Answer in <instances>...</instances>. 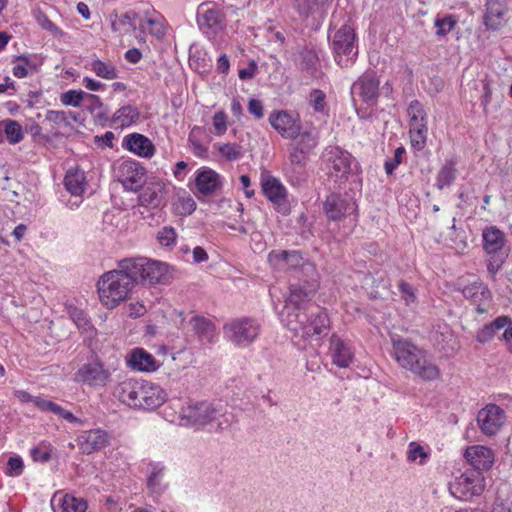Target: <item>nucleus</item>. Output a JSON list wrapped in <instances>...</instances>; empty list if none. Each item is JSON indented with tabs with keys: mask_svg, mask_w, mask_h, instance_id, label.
<instances>
[{
	"mask_svg": "<svg viewBox=\"0 0 512 512\" xmlns=\"http://www.w3.org/2000/svg\"><path fill=\"white\" fill-rule=\"evenodd\" d=\"M379 79L375 73H364L352 85V93L358 95L362 101L373 105L379 96Z\"/></svg>",
	"mask_w": 512,
	"mask_h": 512,
	"instance_id": "nucleus-25",
	"label": "nucleus"
},
{
	"mask_svg": "<svg viewBox=\"0 0 512 512\" xmlns=\"http://www.w3.org/2000/svg\"><path fill=\"white\" fill-rule=\"evenodd\" d=\"M130 27L134 31L138 30L135 38L141 44H145L147 33L156 39H162L165 36V20L148 2L133 4L130 9Z\"/></svg>",
	"mask_w": 512,
	"mask_h": 512,
	"instance_id": "nucleus-4",
	"label": "nucleus"
},
{
	"mask_svg": "<svg viewBox=\"0 0 512 512\" xmlns=\"http://www.w3.org/2000/svg\"><path fill=\"white\" fill-rule=\"evenodd\" d=\"M310 279L305 280L304 284H291L289 287V295L285 300V305L279 314L281 322L288 314H300L306 312L307 305L314 297L319 285L318 276L309 275Z\"/></svg>",
	"mask_w": 512,
	"mask_h": 512,
	"instance_id": "nucleus-9",
	"label": "nucleus"
},
{
	"mask_svg": "<svg viewBox=\"0 0 512 512\" xmlns=\"http://www.w3.org/2000/svg\"><path fill=\"white\" fill-rule=\"evenodd\" d=\"M23 461L21 457H10L6 466V474L9 476H19L23 472Z\"/></svg>",
	"mask_w": 512,
	"mask_h": 512,
	"instance_id": "nucleus-64",
	"label": "nucleus"
},
{
	"mask_svg": "<svg viewBox=\"0 0 512 512\" xmlns=\"http://www.w3.org/2000/svg\"><path fill=\"white\" fill-rule=\"evenodd\" d=\"M157 240L162 247L173 248L177 241V232L172 226H164L157 233Z\"/></svg>",
	"mask_w": 512,
	"mask_h": 512,
	"instance_id": "nucleus-50",
	"label": "nucleus"
},
{
	"mask_svg": "<svg viewBox=\"0 0 512 512\" xmlns=\"http://www.w3.org/2000/svg\"><path fill=\"white\" fill-rule=\"evenodd\" d=\"M232 420L226 405L208 400L190 401L179 413V425L209 432L228 429Z\"/></svg>",
	"mask_w": 512,
	"mask_h": 512,
	"instance_id": "nucleus-1",
	"label": "nucleus"
},
{
	"mask_svg": "<svg viewBox=\"0 0 512 512\" xmlns=\"http://www.w3.org/2000/svg\"><path fill=\"white\" fill-rule=\"evenodd\" d=\"M167 398L166 392L158 385L130 379V408L154 410Z\"/></svg>",
	"mask_w": 512,
	"mask_h": 512,
	"instance_id": "nucleus-10",
	"label": "nucleus"
},
{
	"mask_svg": "<svg viewBox=\"0 0 512 512\" xmlns=\"http://www.w3.org/2000/svg\"><path fill=\"white\" fill-rule=\"evenodd\" d=\"M505 421V411L496 404H487L477 414L478 427L486 436L496 435Z\"/></svg>",
	"mask_w": 512,
	"mask_h": 512,
	"instance_id": "nucleus-19",
	"label": "nucleus"
},
{
	"mask_svg": "<svg viewBox=\"0 0 512 512\" xmlns=\"http://www.w3.org/2000/svg\"><path fill=\"white\" fill-rule=\"evenodd\" d=\"M458 23V17L454 14H438L434 20L435 34L437 36H446Z\"/></svg>",
	"mask_w": 512,
	"mask_h": 512,
	"instance_id": "nucleus-41",
	"label": "nucleus"
},
{
	"mask_svg": "<svg viewBox=\"0 0 512 512\" xmlns=\"http://www.w3.org/2000/svg\"><path fill=\"white\" fill-rule=\"evenodd\" d=\"M90 69L98 76L107 80L117 78L116 68L110 64L103 62L99 59L90 62Z\"/></svg>",
	"mask_w": 512,
	"mask_h": 512,
	"instance_id": "nucleus-47",
	"label": "nucleus"
},
{
	"mask_svg": "<svg viewBox=\"0 0 512 512\" xmlns=\"http://www.w3.org/2000/svg\"><path fill=\"white\" fill-rule=\"evenodd\" d=\"M398 290L400 292L401 299L406 305H410L416 301L415 289L409 283L403 280L399 281Z\"/></svg>",
	"mask_w": 512,
	"mask_h": 512,
	"instance_id": "nucleus-60",
	"label": "nucleus"
},
{
	"mask_svg": "<svg viewBox=\"0 0 512 512\" xmlns=\"http://www.w3.org/2000/svg\"><path fill=\"white\" fill-rule=\"evenodd\" d=\"M456 179V162L452 159L446 160L440 168L436 177V186L442 190L450 186Z\"/></svg>",
	"mask_w": 512,
	"mask_h": 512,
	"instance_id": "nucleus-40",
	"label": "nucleus"
},
{
	"mask_svg": "<svg viewBox=\"0 0 512 512\" xmlns=\"http://www.w3.org/2000/svg\"><path fill=\"white\" fill-rule=\"evenodd\" d=\"M299 139L294 145L311 152L319 143V131L316 127L310 125L304 129L300 128Z\"/></svg>",
	"mask_w": 512,
	"mask_h": 512,
	"instance_id": "nucleus-39",
	"label": "nucleus"
},
{
	"mask_svg": "<svg viewBox=\"0 0 512 512\" xmlns=\"http://www.w3.org/2000/svg\"><path fill=\"white\" fill-rule=\"evenodd\" d=\"M34 405L40 409L43 412H52L59 417L63 418L64 420L68 421L69 423H77L79 425H83L84 422L76 417L72 412L69 410L64 409L57 403L44 399V398H36L34 400Z\"/></svg>",
	"mask_w": 512,
	"mask_h": 512,
	"instance_id": "nucleus-33",
	"label": "nucleus"
},
{
	"mask_svg": "<svg viewBox=\"0 0 512 512\" xmlns=\"http://www.w3.org/2000/svg\"><path fill=\"white\" fill-rule=\"evenodd\" d=\"M325 93L321 90H312L309 97L310 105L316 112H323L325 110Z\"/></svg>",
	"mask_w": 512,
	"mask_h": 512,
	"instance_id": "nucleus-62",
	"label": "nucleus"
},
{
	"mask_svg": "<svg viewBox=\"0 0 512 512\" xmlns=\"http://www.w3.org/2000/svg\"><path fill=\"white\" fill-rule=\"evenodd\" d=\"M334 59L341 67L351 66L358 55L356 33L350 18L328 36Z\"/></svg>",
	"mask_w": 512,
	"mask_h": 512,
	"instance_id": "nucleus-7",
	"label": "nucleus"
},
{
	"mask_svg": "<svg viewBox=\"0 0 512 512\" xmlns=\"http://www.w3.org/2000/svg\"><path fill=\"white\" fill-rule=\"evenodd\" d=\"M85 99V92L82 90H68L60 97L61 103L66 106L79 107Z\"/></svg>",
	"mask_w": 512,
	"mask_h": 512,
	"instance_id": "nucleus-55",
	"label": "nucleus"
},
{
	"mask_svg": "<svg viewBox=\"0 0 512 512\" xmlns=\"http://www.w3.org/2000/svg\"><path fill=\"white\" fill-rule=\"evenodd\" d=\"M213 148L227 161H236L243 155L242 147L236 143H215Z\"/></svg>",
	"mask_w": 512,
	"mask_h": 512,
	"instance_id": "nucleus-45",
	"label": "nucleus"
},
{
	"mask_svg": "<svg viewBox=\"0 0 512 512\" xmlns=\"http://www.w3.org/2000/svg\"><path fill=\"white\" fill-rule=\"evenodd\" d=\"M197 23L208 37H214L226 27L223 11L212 3H202L197 11Z\"/></svg>",
	"mask_w": 512,
	"mask_h": 512,
	"instance_id": "nucleus-15",
	"label": "nucleus"
},
{
	"mask_svg": "<svg viewBox=\"0 0 512 512\" xmlns=\"http://www.w3.org/2000/svg\"><path fill=\"white\" fill-rule=\"evenodd\" d=\"M307 165H291L285 163L283 167L284 174L291 185H300L307 179Z\"/></svg>",
	"mask_w": 512,
	"mask_h": 512,
	"instance_id": "nucleus-43",
	"label": "nucleus"
},
{
	"mask_svg": "<svg viewBox=\"0 0 512 512\" xmlns=\"http://www.w3.org/2000/svg\"><path fill=\"white\" fill-rule=\"evenodd\" d=\"M160 366V362L143 348H135L130 352V369L132 370L152 373L157 371Z\"/></svg>",
	"mask_w": 512,
	"mask_h": 512,
	"instance_id": "nucleus-30",
	"label": "nucleus"
},
{
	"mask_svg": "<svg viewBox=\"0 0 512 512\" xmlns=\"http://www.w3.org/2000/svg\"><path fill=\"white\" fill-rule=\"evenodd\" d=\"M295 337L306 341L315 339L321 340L330 330V319L324 310L318 309L316 312L307 314H288L281 322Z\"/></svg>",
	"mask_w": 512,
	"mask_h": 512,
	"instance_id": "nucleus-3",
	"label": "nucleus"
},
{
	"mask_svg": "<svg viewBox=\"0 0 512 512\" xmlns=\"http://www.w3.org/2000/svg\"><path fill=\"white\" fill-rule=\"evenodd\" d=\"M138 472L146 478V488L154 500L161 497L168 488L165 483V466L161 462L143 460L138 464Z\"/></svg>",
	"mask_w": 512,
	"mask_h": 512,
	"instance_id": "nucleus-14",
	"label": "nucleus"
},
{
	"mask_svg": "<svg viewBox=\"0 0 512 512\" xmlns=\"http://www.w3.org/2000/svg\"><path fill=\"white\" fill-rule=\"evenodd\" d=\"M328 176L335 182H343L353 170L355 158L339 146H328L322 153Z\"/></svg>",
	"mask_w": 512,
	"mask_h": 512,
	"instance_id": "nucleus-11",
	"label": "nucleus"
},
{
	"mask_svg": "<svg viewBox=\"0 0 512 512\" xmlns=\"http://www.w3.org/2000/svg\"><path fill=\"white\" fill-rule=\"evenodd\" d=\"M190 325L202 341H214L215 326L209 319L202 316H194L190 320Z\"/></svg>",
	"mask_w": 512,
	"mask_h": 512,
	"instance_id": "nucleus-36",
	"label": "nucleus"
},
{
	"mask_svg": "<svg viewBox=\"0 0 512 512\" xmlns=\"http://www.w3.org/2000/svg\"><path fill=\"white\" fill-rule=\"evenodd\" d=\"M72 113H67L65 111H55L49 110L46 113V120L48 122L54 123L56 125H68L69 124V115Z\"/></svg>",
	"mask_w": 512,
	"mask_h": 512,
	"instance_id": "nucleus-63",
	"label": "nucleus"
},
{
	"mask_svg": "<svg viewBox=\"0 0 512 512\" xmlns=\"http://www.w3.org/2000/svg\"><path fill=\"white\" fill-rule=\"evenodd\" d=\"M511 322V318L505 315L497 317L490 323L483 325L481 329L476 333L475 339L477 342L481 344H486L492 341L495 335L501 330L506 329L509 323Z\"/></svg>",
	"mask_w": 512,
	"mask_h": 512,
	"instance_id": "nucleus-31",
	"label": "nucleus"
},
{
	"mask_svg": "<svg viewBox=\"0 0 512 512\" xmlns=\"http://www.w3.org/2000/svg\"><path fill=\"white\" fill-rule=\"evenodd\" d=\"M148 181L145 167L137 161L130 160V191H137Z\"/></svg>",
	"mask_w": 512,
	"mask_h": 512,
	"instance_id": "nucleus-42",
	"label": "nucleus"
},
{
	"mask_svg": "<svg viewBox=\"0 0 512 512\" xmlns=\"http://www.w3.org/2000/svg\"><path fill=\"white\" fill-rule=\"evenodd\" d=\"M174 212L177 215H190L196 209V203L190 196L179 197L173 204Z\"/></svg>",
	"mask_w": 512,
	"mask_h": 512,
	"instance_id": "nucleus-52",
	"label": "nucleus"
},
{
	"mask_svg": "<svg viewBox=\"0 0 512 512\" xmlns=\"http://www.w3.org/2000/svg\"><path fill=\"white\" fill-rule=\"evenodd\" d=\"M429 456V453L418 442L412 441L409 443L407 451V460L409 462H418L419 465H425Z\"/></svg>",
	"mask_w": 512,
	"mask_h": 512,
	"instance_id": "nucleus-48",
	"label": "nucleus"
},
{
	"mask_svg": "<svg viewBox=\"0 0 512 512\" xmlns=\"http://www.w3.org/2000/svg\"><path fill=\"white\" fill-rule=\"evenodd\" d=\"M224 335L234 345L245 347L256 340L260 331V323L252 318L233 319L224 325Z\"/></svg>",
	"mask_w": 512,
	"mask_h": 512,
	"instance_id": "nucleus-13",
	"label": "nucleus"
},
{
	"mask_svg": "<svg viewBox=\"0 0 512 512\" xmlns=\"http://www.w3.org/2000/svg\"><path fill=\"white\" fill-rule=\"evenodd\" d=\"M478 294H481L483 298H488L490 296V292L488 291V289L484 287L481 283H474L463 289V295L465 298L473 299L474 301H476Z\"/></svg>",
	"mask_w": 512,
	"mask_h": 512,
	"instance_id": "nucleus-59",
	"label": "nucleus"
},
{
	"mask_svg": "<svg viewBox=\"0 0 512 512\" xmlns=\"http://www.w3.org/2000/svg\"><path fill=\"white\" fill-rule=\"evenodd\" d=\"M268 262L276 271H287L301 267L307 275H315L316 270L313 264L305 263L300 252L273 250L268 255Z\"/></svg>",
	"mask_w": 512,
	"mask_h": 512,
	"instance_id": "nucleus-17",
	"label": "nucleus"
},
{
	"mask_svg": "<svg viewBox=\"0 0 512 512\" xmlns=\"http://www.w3.org/2000/svg\"><path fill=\"white\" fill-rule=\"evenodd\" d=\"M433 338L435 342L444 349L446 346L453 341V333L450 327L446 324L439 325L438 328L433 333Z\"/></svg>",
	"mask_w": 512,
	"mask_h": 512,
	"instance_id": "nucleus-53",
	"label": "nucleus"
},
{
	"mask_svg": "<svg viewBox=\"0 0 512 512\" xmlns=\"http://www.w3.org/2000/svg\"><path fill=\"white\" fill-rule=\"evenodd\" d=\"M355 201L347 196L340 194H330L327 196L323 210L329 220L339 221L346 215L356 211Z\"/></svg>",
	"mask_w": 512,
	"mask_h": 512,
	"instance_id": "nucleus-24",
	"label": "nucleus"
},
{
	"mask_svg": "<svg viewBox=\"0 0 512 512\" xmlns=\"http://www.w3.org/2000/svg\"><path fill=\"white\" fill-rule=\"evenodd\" d=\"M464 456L471 464V469L479 472L490 469L494 463V453L486 446L475 445L468 447Z\"/></svg>",
	"mask_w": 512,
	"mask_h": 512,
	"instance_id": "nucleus-28",
	"label": "nucleus"
},
{
	"mask_svg": "<svg viewBox=\"0 0 512 512\" xmlns=\"http://www.w3.org/2000/svg\"><path fill=\"white\" fill-rule=\"evenodd\" d=\"M408 115L410 117L409 126H420L421 124L427 125V115L423 105L418 100L410 102L408 107Z\"/></svg>",
	"mask_w": 512,
	"mask_h": 512,
	"instance_id": "nucleus-46",
	"label": "nucleus"
},
{
	"mask_svg": "<svg viewBox=\"0 0 512 512\" xmlns=\"http://www.w3.org/2000/svg\"><path fill=\"white\" fill-rule=\"evenodd\" d=\"M309 153L310 152L304 150L303 148L292 144L286 163H290L291 165H307Z\"/></svg>",
	"mask_w": 512,
	"mask_h": 512,
	"instance_id": "nucleus-54",
	"label": "nucleus"
},
{
	"mask_svg": "<svg viewBox=\"0 0 512 512\" xmlns=\"http://www.w3.org/2000/svg\"><path fill=\"white\" fill-rule=\"evenodd\" d=\"M448 489L450 495L455 499L470 501L484 491L485 479L482 472L467 469L449 483Z\"/></svg>",
	"mask_w": 512,
	"mask_h": 512,
	"instance_id": "nucleus-12",
	"label": "nucleus"
},
{
	"mask_svg": "<svg viewBox=\"0 0 512 512\" xmlns=\"http://www.w3.org/2000/svg\"><path fill=\"white\" fill-rule=\"evenodd\" d=\"M106 431L96 428L82 431L77 437V444L84 454H91L103 449L108 444Z\"/></svg>",
	"mask_w": 512,
	"mask_h": 512,
	"instance_id": "nucleus-26",
	"label": "nucleus"
},
{
	"mask_svg": "<svg viewBox=\"0 0 512 512\" xmlns=\"http://www.w3.org/2000/svg\"><path fill=\"white\" fill-rule=\"evenodd\" d=\"M130 152L141 158L150 159L154 156L156 148L148 137L140 133H130Z\"/></svg>",
	"mask_w": 512,
	"mask_h": 512,
	"instance_id": "nucleus-32",
	"label": "nucleus"
},
{
	"mask_svg": "<svg viewBox=\"0 0 512 512\" xmlns=\"http://www.w3.org/2000/svg\"><path fill=\"white\" fill-rule=\"evenodd\" d=\"M484 249L487 253H497L505 243V236L496 227H490L483 231Z\"/></svg>",
	"mask_w": 512,
	"mask_h": 512,
	"instance_id": "nucleus-37",
	"label": "nucleus"
},
{
	"mask_svg": "<svg viewBox=\"0 0 512 512\" xmlns=\"http://www.w3.org/2000/svg\"><path fill=\"white\" fill-rule=\"evenodd\" d=\"M261 188L268 200L276 206L278 212L284 215L290 212L287 189L278 178L271 175H263L261 178Z\"/></svg>",
	"mask_w": 512,
	"mask_h": 512,
	"instance_id": "nucleus-22",
	"label": "nucleus"
},
{
	"mask_svg": "<svg viewBox=\"0 0 512 512\" xmlns=\"http://www.w3.org/2000/svg\"><path fill=\"white\" fill-rule=\"evenodd\" d=\"M18 63L13 67V75L17 78H25L29 74L37 72V65L28 57H20Z\"/></svg>",
	"mask_w": 512,
	"mask_h": 512,
	"instance_id": "nucleus-49",
	"label": "nucleus"
},
{
	"mask_svg": "<svg viewBox=\"0 0 512 512\" xmlns=\"http://www.w3.org/2000/svg\"><path fill=\"white\" fill-rule=\"evenodd\" d=\"M164 185L155 178H149L145 185L134 191L137 194V203L132 206V216L151 221L154 218V211L157 210L163 202Z\"/></svg>",
	"mask_w": 512,
	"mask_h": 512,
	"instance_id": "nucleus-8",
	"label": "nucleus"
},
{
	"mask_svg": "<svg viewBox=\"0 0 512 512\" xmlns=\"http://www.w3.org/2000/svg\"><path fill=\"white\" fill-rule=\"evenodd\" d=\"M213 134L222 136L227 131V115L224 111L216 112L212 117Z\"/></svg>",
	"mask_w": 512,
	"mask_h": 512,
	"instance_id": "nucleus-58",
	"label": "nucleus"
},
{
	"mask_svg": "<svg viewBox=\"0 0 512 512\" xmlns=\"http://www.w3.org/2000/svg\"><path fill=\"white\" fill-rule=\"evenodd\" d=\"M405 154L404 147H398L394 151V156L388 158L384 163V170L387 175H392L396 168L402 163Z\"/></svg>",
	"mask_w": 512,
	"mask_h": 512,
	"instance_id": "nucleus-57",
	"label": "nucleus"
},
{
	"mask_svg": "<svg viewBox=\"0 0 512 512\" xmlns=\"http://www.w3.org/2000/svg\"><path fill=\"white\" fill-rule=\"evenodd\" d=\"M109 379L110 372L105 369L104 364L97 357H93L82 364L73 378L76 383L90 387H103Z\"/></svg>",
	"mask_w": 512,
	"mask_h": 512,
	"instance_id": "nucleus-16",
	"label": "nucleus"
},
{
	"mask_svg": "<svg viewBox=\"0 0 512 512\" xmlns=\"http://www.w3.org/2000/svg\"><path fill=\"white\" fill-rule=\"evenodd\" d=\"M329 355L332 364L338 368H348L354 362L355 350L349 341L334 333L329 340Z\"/></svg>",
	"mask_w": 512,
	"mask_h": 512,
	"instance_id": "nucleus-23",
	"label": "nucleus"
},
{
	"mask_svg": "<svg viewBox=\"0 0 512 512\" xmlns=\"http://www.w3.org/2000/svg\"><path fill=\"white\" fill-rule=\"evenodd\" d=\"M393 355L398 365L424 381H435L441 376L439 367L427 350L407 339H393Z\"/></svg>",
	"mask_w": 512,
	"mask_h": 512,
	"instance_id": "nucleus-2",
	"label": "nucleus"
},
{
	"mask_svg": "<svg viewBox=\"0 0 512 512\" xmlns=\"http://www.w3.org/2000/svg\"><path fill=\"white\" fill-rule=\"evenodd\" d=\"M70 319L74 322L81 333H86L92 336L95 332V328L91 324L87 314L80 308L69 305L67 307Z\"/></svg>",
	"mask_w": 512,
	"mask_h": 512,
	"instance_id": "nucleus-38",
	"label": "nucleus"
},
{
	"mask_svg": "<svg viewBox=\"0 0 512 512\" xmlns=\"http://www.w3.org/2000/svg\"><path fill=\"white\" fill-rule=\"evenodd\" d=\"M270 125L286 139H296L300 134V117L297 112L280 110L269 116Z\"/></svg>",
	"mask_w": 512,
	"mask_h": 512,
	"instance_id": "nucleus-18",
	"label": "nucleus"
},
{
	"mask_svg": "<svg viewBox=\"0 0 512 512\" xmlns=\"http://www.w3.org/2000/svg\"><path fill=\"white\" fill-rule=\"evenodd\" d=\"M5 134L7 141L10 144H17L24 138L22 126L12 119H5L0 121V142H3L2 135Z\"/></svg>",
	"mask_w": 512,
	"mask_h": 512,
	"instance_id": "nucleus-35",
	"label": "nucleus"
},
{
	"mask_svg": "<svg viewBox=\"0 0 512 512\" xmlns=\"http://www.w3.org/2000/svg\"><path fill=\"white\" fill-rule=\"evenodd\" d=\"M114 180L110 186L111 199L120 209L126 208L125 194L128 192V160L119 159L113 163Z\"/></svg>",
	"mask_w": 512,
	"mask_h": 512,
	"instance_id": "nucleus-20",
	"label": "nucleus"
},
{
	"mask_svg": "<svg viewBox=\"0 0 512 512\" xmlns=\"http://www.w3.org/2000/svg\"><path fill=\"white\" fill-rule=\"evenodd\" d=\"M427 131L428 129L426 124L410 127L409 133L411 138V144L413 147L417 149H422L424 147L427 138Z\"/></svg>",
	"mask_w": 512,
	"mask_h": 512,
	"instance_id": "nucleus-51",
	"label": "nucleus"
},
{
	"mask_svg": "<svg viewBox=\"0 0 512 512\" xmlns=\"http://www.w3.org/2000/svg\"><path fill=\"white\" fill-rule=\"evenodd\" d=\"M172 280V267L169 264L145 257L130 258V283L166 285Z\"/></svg>",
	"mask_w": 512,
	"mask_h": 512,
	"instance_id": "nucleus-6",
	"label": "nucleus"
},
{
	"mask_svg": "<svg viewBox=\"0 0 512 512\" xmlns=\"http://www.w3.org/2000/svg\"><path fill=\"white\" fill-rule=\"evenodd\" d=\"M483 25L488 31H498L506 24L510 0H484Z\"/></svg>",
	"mask_w": 512,
	"mask_h": 512,
	"instance_id": "nucleus-21",
	"label": "nucleus"
},
{
	"mask_svg": "<svg viewBox=\"0 0 512 512\" xmlns=\"http://www.w3.org/2000/svg\"><path fill=\"white\" fill-rule=\"evenodd\" d=\"M52 455V447L49 443L41 442L31 450V456L36 462H47Z\"/></svg>",
	"mask_w": 512,
	"mask_h": 512,
	"instance_id": "nucleus-56",
	"label": "nucleus"
},
{
	"mask_svg": "<svg viewBox=\"0 0 512 512\" xmlns=\"http://www.w3.org/2000/svg\"><path fill=\"white\" fill-rule=\"evenodd\" d=\"M87 502L71 494L57 491L51 499L53 512H86Z\"/></svg>",
	"mask_w": 512,
	"mask_h": 512,
	"instance_id": "nucleus-27",
	"label": "nucleus"
},
{
	"mask_svg": "<svg viewBox=\"0 0 512 512\" xmlns=\"http://www.w3.org/2000/svg\"><path fill=\"white\" fill-rule=\"evenodd\" d=\"M37 20L39 25L48 31L52 36L61 38L64 35L63 30L60 29L55 23H53L46 15H40Z\"/></svg>",
	"mask_w": 512,
	"mask_h": 512,
	"instance_id": "nucleus-61",
	"label": "nucleus"
},
{
	"mask_svg": "<svg viewBox=\"0 0 512 512\" xmlns=\"http://www.w3.org/2000/svg\"><path fill=\"white\" fill-rule=\"evenodd\" d=\"M85 179L86 177L83 171L70 169L65 175L64 186L71 195L79 197L85 191Z\"/></svg>",
	"mask_w": 512,
	"mask_h": 512,
	"instance_id": "nucleus-34",
	"label": "nucleus"
},
{
	"mask_svg": "<svg viewBox=\"0 0 512 512\" xmlns=\"http://www.w3.org/2000/svg\"><path fill=\"white\" fill-rule=\"evenodd\" d=\"M127 259L120 261L119 270H111L104 273L98 280L97 291L100 302L107 308H115L128 296V271Z\"/></svg>",
	"mask_w": 512,
	"mask_h": 512,
	"instance_id": "nucleus-5",
	"label": "nucleus"
},
{
	"mask_svg": "<svg viewBox=\"0 0 512 512\" xmlns=\"http://www.w3.org/2000/svg\"><path fill=\"white\" fill-rule=\"evenodd\" d=\"M329 0H301L298 4V12L301 15L310 16L313 14H324Z\"/></svg>",
	"mask_w": 512,
	"mask_h": 512,
	"instance_id": "nucleus-44",
	"label": "nucleus"
},
{
	"mask_svg": "<svg viewBox=\"0 0 512 512\" xmlns=\"http://www.w3.org/2000/svg\"><path fill=\"white\" fill-rule=\"evenodd\" d=\"M195 185L200 194L211 195L221 186V176L211 168H200L196 171Z\"/></svg>",
	"mask_w": 512,
	"mask_h": 512,
	"instance_id": "nucleus-29",
	"label": "nucleus"
}]
</instances>
